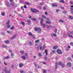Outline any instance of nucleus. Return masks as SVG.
<instances>
[{"label": "nucleus", "instance_id": "2eb2a0df", "mask_svg": "<svg viewBox=\"0 0 73 73\" xmlns=\"http://www.w3.org/2000/svg\"><path fill=\"white\" fill-rule=\"evenodd\" d=\"M21 57L24 60H25L26 58L24 56H21Z\"/></svg>", "mask_w": 73, "mask_h": 73}, {"label": "nucleus", "instance_id": "6e6d98bb", "mask_svg": "<svg viewBox=\"0 0 73 73\" xmlns=\"http://www.w3.org/2000/svg\"><path fill=\"white\" fill-rule=\"evenodd\" d=\"M11 5H14L13 4H15V3H11Z\"/></svg>", "mask_w": 73, "mask_h": 73}, {"label": "nucleus", "instance_id": "0e129e2a", "mask_svg": "<svg viewBox=\"0 0 73 73\" xmlns=\"http://www.w3.org/2000/svg\"><path fill=\"white\" fill-rule=\"evenodd\" d=\"M32 17L31 16H29V19H31V18Z\"/></svg>", "mask_w": 73, "mask_h": 73}, {"label": "nucleus", "instance_id": "1a4fd4ad", "mask_svg": "<svg viewBox=\"0 0 73 73\" xmlns=\"http://www.w3.org/2000/svg\"><path fill=\"white\" fill-rule=\"evenodd\" d=\"M57 48H58V46H55L53 47L52 48L53 49H56Z\"/></svg>", "mask_w": 73, "mask_h": 73}, {"label": "nucleus", "instance_id": "6e6552de", "mask_svg": "<svg viewBox=\"0 0 73 73\" xmlns=\"http://www.w3.org/2000/svg\"><path fill=\"white\" fill-rule=\"evenodd\" d=\"M67 66H68V67H70L71 66V63L70 62L67 63Z\"/></svg>", "mask_w": 73, "mask_h": 73}, {"label": "nucleus", "instance_id": "a211bd4d", "mask_svg": "<svg viewBox=\"0 0 73 73\" xmlns=\"http://www.w3.org/2000/svg\"><path fill=\"white\" fill-rule=\"evenodd\" d=\"M23 66V64H20L19 65V67L20 68H21Z\"/></svg>", "mask_w": 73, "mask_h": 73}, {"label": "nucleus", "instance_id": "412c9836", "mask_svg": "<svg viewBox=\"0 0 73 73\" xmlns=\"http://www.w3.org/2000/svg\"><path fill=\"white\" fill-rule=\"evenodd\" d=\"M29 36H33V35H32V33H30V32H29Z\"/></svg>", "mask_w": 73, "mask_h": 73}, {"label": "nucleus", "instance_id": "774afa93", "mask_svg": "<svg viewBox=\"0 0 73 73\" xmlns=\"http://www.w3.org/2000/svg\"><path fill=\"white\" fill-rule=\"evenodd\" d=\"M41 49H42V47L40 46V50H41Z\"/></svg>", "mask_w": 73, "mask_h": 73}, {"label": "nucleus", "instance_id": "79ce46f5", "mask_svg": "<svg viewBox=\"0 0 73 73\" xmlns=\"http://www.w3.org/2000/svg\"><path fill=\"white\" fill-rule=\"evenodd\" d=\"M38 56H42L41 54L40 53H39Z\"/></svg>", "mask_w": 73, "mask_h": 73}, {"label": "nucleus", "instance_id": "aec40b11", "mask_svg": "<svg viewBox=\"0 0 73 73\" xmlns=\"http://www.w3.org/2000/svg\"><path fill=\"white\" fill-rule=\"evenodd\" d=\"M46 23H47V24H50V22L48 21H46Z\"/></svg>", "mask_w": 73, "mask_h": 73}, {"label": "nucleus", "instance_id": "5fc2aeb1", "mask_svg": "<svg viewBox=\"0 0 73 73\" xmlns=\"http://www.w3.org/2000/svg\"><path fill=\"white\" fill-rule=\"evenodd\" d=\"M43 26L44 28H45V24H44L43 25Z\"/></svg>", "mask_w": 73, "mask_h": 73}, {"label": "nucleus", "instance_id": "de8ad7c7", "mask_svg": "<svg viewBox=\"0 0 73 73\" xmlns=\"http://www.w3.org/2000/svg\"><path fill=\"white\" fill-rule=\"evenodd\" d=\"M52 52H53V53H55V52H56V51L53 50V51H52Z\"/></svg>", "mask_w": 73, "mask_h": 73}, {"label": "nucleus", "instance_id": "bf43d9fd", "mask_svg": "<svg viewBox=\"0 0 73 73\" xmlns=\"http://www.w3.org/2000/svg\"><path fill=\"white\" fill-rule=\"evenodd\" d=\"M70 3L71 4H73V2H70Z\"/></svg>", "mask_w": 73, "mask_h": 73}, {"label": "nucleus", "instance_id": "f257e3e1", "mask_svg": "<svg viewBox=\"0 0 73 73\" xmlns=\"http://www.w3.org/2000/svg\"><path fill=\"white\" fill-rule=\"evenodd\" d=\"M73 35V31H68V36L70 37H71V38H73V36H72L71 35Z\"/></svg>", "mask_w": 73, "mask_h": 73}, {"label": "nucleus", "instance_id": "e433bc0d", "mask_svg": "<svg viewBox=\"0 0 73 73\" xmlns=\"http://www.w3.org/2000/svg\"><path fill=\"white\" fill-rule=\"evenodd\" d=\"M14 28H15V27H14V26L12 27L11 28V29H14Z\"/></svg>", "mask_w": 73, "mask_h": 73}, {"label": "nucleus", "instance_id": "f03ea898", "mask_svg": "<svg viewBox=\"0 0 73 73\" xmlns=\"http://www.w3.org/2000/svg\"><path fill=\"white\" fill-rule=\"evenodd\" d=\"M31 10L32 11V12L33 13H35V12H39L38 11L36 10L35 9H31Z\"/></svg>", "mask_w": 73, "mask_h": 73}, {"label": "nucleus", "instance_id": "ea45409f", "mask_svg": "<svg viewBox=\"0 0 73 73\" xmlns=\"http://www.w3.org/2000/svg\"><path fill=\"white\" fill-rule=\"evenodd\" d=\"M45 15H48V13L46 11L45 12Z\"/></svg>", "mask_w": 73, "mask_h": 73}, {"label": "nucleus", "instance_id": "7ed1b4c3", "mask_svg": "<svg viewBox=\"0 0 73 73\" xmlns=\"http://www.w3.org/2000/svg\"><path fill=\"white\" fill-rule=\"evenodd\" d=\"M34 29L35 31H38V33H39L41 31V28H36L35 27L34 28Z\"/></svg>", "mask_w": 73, "mask_h": 73}, {"label": "nucleus", "instance_id": "864d4df0", "mask_svg": "<svg viewBox=\"0 0 73 73\" xmlns=\"http://www.w3.org/2000/svg\"><path fill=\"white\" fill-rule=\"evenodd\" d=\"M10 2H13V0H9Z\"/></svg>", "mask_w": 73, "mask_h": 73}, {"label": "nucleus", "instance_id": "052dcab7", "mask_svg": "<svg viewBox=\"0 0 73 73\" xmlns=\"http://www.w3.org/2000/svg\"><path fill=\"white\" fill-rule=\"evenodd\" d=\"M70 12L72 14H73V11H70Z\"/></svg>", "mask_w": 73, "mask_h": 73}, {"label": "nucleus", "instance_id": "c756f323", "mask_svg": "<svg viewBox=\"0 0 73 73\" xmlns=\"http://www.w3.org/2000/svg\"><path fill=\"white\" fill-rule=\"evenodd\" d=\"M27 23H31V21H30V20H27Z\"/></svg>", "mask_w": 73, "mask_h": 73}, {"label": "nucleus", "instance_id": "393cba45", "mask_svg": "<svg viewBox=\"0 0 73 73\" xmlns=\"http://www.w3.org/2000/svg\"><path fill=\"white\" fill-rule=\"evenodd\" d=\"M31 20H33V21H36V19L35 18H32L31 19Z\"/></svg>", "mask_w": 73, "mask_h": 73}, {"label": "nucleus", "instance_id": "f8f14e48", "mask_svg": "<svg viewBox=\"0 0 73 73\" xmlns=\"http://www.w3.org/2000/svg\"><path fill=\"white\" fill-rule=\"evenodd\" d=\"M25 4H26L27 5H30V3L28 2H26L25 3Z\"/></svg>", "mask_w": 73, "mask_h": 73}, {"label": "nucleus", "instance_id": "603ef678", "mask_svg": "<svg viewBox=\"0 0 73 73\" xmlns=\"http://www.w3.org/2000/svg\"><path fill=\"white\" fill-rule=\"evenodd\" d=\"M29 44H30V45H32V42H29Z\"/></svg>", "mask_w": 73, "mask_h": 73}, {"label": "nucleus", "instance_id": "dca6fc26", "mask_svg": "<svg viewBox=\"0 0 73 73\" xmlns=\"http://www.w3.org/2000/svg\"><path fill=\"white\" fill-rule=\"evenodd\" d=\"M5 42L6 44H8V43H9V40H7L5 41Z\"/></svg>", "mask_w": 73, "mask_h": 73}, {"label": "nucleus", "instance_id": "4c0bfd02", "mask_svg": "<svg viewBox=\"0 0 73 73\" xmlns=\"http://www.w3.org/2000/svg\"><path fill=\"white\" fill-rule=\"evenodd\" d=\"M70 44L71 45H72V46H73V42H71L70 43Z\"/></svg>", "mask_w": 73, "mask_h": 73}, {"label": "nucleus", "instance_id": "f3484780", "mask_svg": "<svg viewBox=\"0 0 73 73\" xmlns=\"http://www.w3.org/2000/svg\"><path fill=\"white\" fill-rule=\"evenodd\" d=\"M16 36V35H14L13 37L11 38V40H12V39H13L14 38H15Z\"/></svg>", "mask_w": 73, "mask_h": 73}, {"label": "nucleus", "instance_id": "13d9d810", "mask_svg": "<svg viewBox=\"0 0 73 73\" xmlns=\"http://www.w3.org/2000/svg\"><path fill=\"white\" fill-rule=\"evenodd\" d=\"M68 48H70V46H68Z\"/></svg>", "mask_w": 73, "mask_h": 73}, {"label": "nucleus", "instance_id": "9d476101", "mask_svg": "<svg viewBox=\"0 0 73 73\" xmlns=\"http://www.w3.org/2000/svg\"><path fill=\"white\" fill-rule=\"evenodd\" d=\"M5 72L6 73H11V70H10L9 71H8L7 70H5Z\"/></svg>", "mask_w": 73, "mask_h": 73}, {"label": "nucleus", "instance_id": "37998d69", "mask_svg": "<svg viewBox=\"0 0 73 73\" xmlns=\"http://www.w3.org/2000/svg\"><path fill=\"white\" fill-rule=\"evenodd\" d=\"M21 9H23V11H24V9H23V6H22L21 7Z\"/></svg>", "mask_w": 73, "mask_h": 73}, {"label": "nucleus", "instance_id": "3c124183", "mask_svg": "<svg viewBox=\"0 0 73 73\" xmlns=\"http://www.w3.org/2000/svg\"><path fill=\"white\" fill-rule=\"evenodd\" d=\"M13 56H14V54H11V57H12V58H13V57H12Z\"/></svg>", "mask_w": 73, "mask_h": 73}, {"label": "nucleus", "instance_id": "7c9ffc66", "mask_svg": "<svg viewBox=\"0 0 73 73\" xmlns=\"http://www.w3.org/2000/svg\"><path fill=\"white\" fill-rule=\"evenodd\" d=\"M69 17L70 18V19H73V17L72 16H69Z\"/></svg>", "mask_w": 73, "mask_h": 73}, {"label": "nucleus", "instance_id": "c03bdc74", "mask_svg": "<svg viewBox=\"0 0 73 73\" xmlns=\"http://www.w3.org/2000/svg\"><path fill=\"white\" fill-rule=\"evenodd\" d=\"M63 12L64 13H66V11H63Z\"/></svg>", "mask_w": 73, "mask_h": 73}, {"label": "nucleus", "instance_id": "72a5a7b5", "mask_svg": "<svg viewBox=\"0 0 73 73\" xmlns=\"http://www.w3.org/2000/svg\"><path fill=\"white\" fill-rule=\"evenodd\" d=\"M2 47H3V48H6V47H7V46H5V45H3L2 46Z\"/></svg>", "mask_w": 73, "mask_h": 73}, {"label": "nucleus", "instance_id": "4d7b16f0", "mask_svg": "<svg viewBox=\"0 0 73 73\" xmlns=\"http://www.w3.org/2000/svg\"><path fill=\"white\" fill-rule=\"evenodd\" d=\"M60 8H61V9H64V7L62 6H61L60 7Z\"/></svg>", "mask_w": 73, "mask_h": 73}, {"label": "nucleus", "instance_id": "e2e57ef3", "mask_svg": "<svg viewBox=\"0 0 73 73\" xmlns=\"http://www.w3.org/2000/svg\"><path fill=\"white\" fill-rule=\"evenodd\" d=\"M25 55L26 56H28V54L27 53L25 54Z\"/></svg>", "mask_w": 73, "mask_h": 73}, {"label": "nucleus", "instance_id": "c9c22d12", "mask_svg": "<svg viewBox=\"0 0 73 73\" xmlns=\"http://www.w3.org/2000/svg\"><path fill=\"white\" fill-rule=\"evenodd\" d=\"M38 42H39V40H37L36 41H35V42H36V43Z\"/></svg>", "mask_w": 73, "mask_h": 73}, {"label": "nucleus", "instance_id": "a18cd8bd", "mask_svg": "<svg viewBox=\"0 0 73 73\" xmlns=\"http://www.w3.org/2000/svg\"><path fill=\"white\" fill-rule=\"evenodd\" d=\"M55 65H56V68H57V63H56L55 64Z\"/></svg>", "mask_w": 73, "mask_h": 73}, {"label": "nucleus", "instance_id": "a878e982", "mask_svg": "<svg viewBox=\"0 0 73 73\" xmlns=\"http://www.w3.org/2000/svg\"><path fill=\"white\" fill-rule=\"evenodd\" d=\"M20 52L21 53V54H23V53H24V52L23 51H21Z\"/></svg>", "mask_w": 73, "mask_h": 73}, {"label": "nucleus", "instance_id": "49530a36", "mask_svg": "<svg viewBox=\"0 0 73 73\" xmlns=\"http://www.w3.org/2000/svg\"><path fill=\"white\" fill-rule=\"evenodd\" d=\"M24 8H27V6L24 5Z\"/></svg>", "mask_w": 73, "mask_h": 73}, {"label": "nucleus", "instance_id": "8fccbe9b", "mask_svg": "<svg viewBox=\"0 0 73 73\" xmlns=\"http://www.w3.org/2000/svg\"><path fill=\"white\" fill-rule=\"evenodd\" d=\"M53 36H54L55 37H56V36H57V35H56V34H54L53 35Z\"/></svg>", "mask_w": 73, "mask_h": 73}, {"label": "nucleus", "instance_id": "2f4dec72", "mask_svg": "<svg viewBox=\"0 0 73 73\" xmlns=\"http://www.w3.org/2000/svg\"><path fill=\"white\" fill-rule=\"evenodd\" d=\"M59 22H61V23H63L64 21L60 19L59 20Z\"/></svg>", "mask_w": 73, "mask_h": 73}, {"label": "nucleus", "instance_id": "4be33fe9", "mask_svg": "<svg viewBox=\"0 0 73 73\" xmlns=\"http://www.w3.org/2000/svg\"><path fill=\"white\" fill-rule=\"evenodd\" d=\"M45 52L46 53V56H47V55H48V52H47V50H45Z\"/></svg>", "mask_w": 73, "mask_h": 73}, {"label": "nucleus", "instance_id": "423d86ee", "mask_svg": "<svg viewBox=\"0 0 73 73\" xmlns=\"http://www.w3.org/2000/svg\"><path fill=\"white\" fill-rule=\"evenodd\" d=\"M43 21H44L43 19H41L40 23L41 26H42V25H43V22H42Z\"/></svg>", "mask_w": 73, "mask_h": 73}, {"label": "nucleus", "instance_id": "c85d7f7f", "mask_svg": "<svg viewBox=\"0 0 73 73\" xmlns=\"http://www.w3.org/2000/svg\"><path fill=\"white\" fill-rule=\"evenodd\" d=\"M5 15V14L4 12L2 13L1 14V15H2V16H4Z\"/></svg>", "mask_w": 73, "mask_h": 73}, {"label": "nucleus", "instance_id": "cd10ccee", "mask_svg": "<svg viewBox=\"0 0 73 73\" xmlns=\"http://www.w3.org/2000/svg\"><path fill=\"white\" fill-rule=\"evenodd\" d=\"M11 27V25H9L7 26V28H10Z\"/></svg>", "mask_w": 73, "mask_h": 73}, {"label": "nucleus", "instance_id": "a19ab883", "mask_svg": "<svg viewBox=\"0 0 73 73\" xmlns=\"http://www.w3.org/2000/svg\"><path fill=\"white\" fill-rule=\"evenodd\" d=\"M44 49H45V46H43V48L42 49V50H44Z\"/></svg>", "mask_w": 73, "mask_h": 73}, {"label": "nucleus", "instance_id": "338daca9", "mask_svg": "<svg viewBox=\"0 0 73 73\" xmlns=\"http://www.w3.org/2000/svg\"><path fill=\"white\" fill-rule=\"evenodd\" d=\"M56 11L57 12H58V11H59V10H58V9H57V10H56Z\"/></svg>", "mask_w": 73, "mask_h": 73}, {"label": "nucleus", "instance_id": "69168bd1", "mask_svg": "<svg viewBox=\"0 0 73 73\" xmlns=\"http://www.w3.org/2000/svg\"><path fill=\"white\" fill-rule=\"evenodd\" d=\"M43 9H46V7H44Z\"/></svg>", "mask_w": 73, "mask_h": 73}, {"label": "nucleus", "instance_id": "9b49d317", "mask_svg": "<svg viewBox=\"0 0 73 73\" xmlns=\"http://www.w3.org/2000/svg\"><path fill=\"white\" fill-rule=\"evenodd\" d=\"M5 4L6 6H8L9 5V3L8 1H6L5 2Z\"/></svg>", "mask_w": 73, "mask_h": 73}, {"label": "nucleus", "instance_id": "b1692460", "mask_svg": "<svg viewBox=\"0 0 73 73\" xmlns=\"http://www.w3.org/2000/svg\"><path fill=\"white\" fill-rule=\"evenodd\" d=\"M7 32L8 33H11V32L10 31H7Z\"/></svg>", "mask_w": 73, "mask_h": 73}, {"label": "nucleus", "instance_id": "58836bf2", "mask_svg": "<svg viewBox=\"0 0 73 73\" xmlns=\"http://www.w3.org/2000/svg\"><path fill=\"white\" fill-rule=\"evenodd\" d=\"M43 73H46V70H43Z\"/></svg>", "mask_w": 73, "mask_h": 73}, {"label": "nucleus", "instance_id": "39448f33", "mask_svg": "<svg viewBox=\"0 0 73 73\" xmlns=\"http://www.w3.org/2000/svg\"><path fill=\"white\" fill-rule=\"evenodd\" d=\"M58 65H61V66H62V68H64V67H65V65L64 64H62V63L61 62H59L58 63Z\"/></svg>", "mask_w": 73, "mask_h": 73}, {"label": "nucleus", "instance_id": "6ab92c4d", "mask_svg": "<svg viewBox=\"0 0 73 73\" xmlns=\"http://www.w3.org/2000/svg\"><path fill=\"white\" fill-rule=\"evenodd\" d=\"M8 58H9V56L5 57L4 58V59H8Z\"/></svg>", "mask_w": 73, "mask_h": 73}, {"label": "nucleus", "instance_id": "20e7f679", "mask_svg": "<svg viewBox=\"0 0 73 73\" xmlns=\"http://www.w3.org/2000/svg\"><path fill=\"white\" fill-rule=\"evenodd\" d=\"M57 52L58 53V54H62V51L61 50L58 49L57 50Z\"/></svg>", "mask_w": 73, "mask_h": 73}, {"label": "nucleus", "instance_id": "473e14b6", "mask_svg": "<svg viewBox=\"0 0 73 73\" xmlns=\"http://www.w3.org/2000/svg\"><path fill=\"white\" fill-rule=\"evenodd\" d=\"M21 23L22 24V25H24V22H21Z\"/></svg>", "mask_w": 73, "mask_h": 73}, {"label": "nucleus", "instance_id": "680f3d73", "mask_svg": "<svg viewBox=\"0 0 73 73\" xmlns=\"http://www.w3.org/2000/svg\"><path fill=\"white\" fill-rule=\"evenodd\" d=\"M9 52H10L11 53V52H12V50H9Z\"/></svg>", "mask_w": 73, "mask_h": 73}, {"label": "nucleus", "instance_id": "f704fd0d", "mask_svg": "<svg viewBox=\"0 0 73 73\" xmlns=\"http://www.w3.org/2000/svg\"><path fill=\"white\" fill-rule=\"evenodd\" d=\"M52 26H48L47 27V28H51V27Z\"/></svg>", "mask_w": 73, "mask_h": 73}, {"label": "nucleus", "instance_id": "bb28decb", "mask_svg": "<svg viewBox=\"0 0 73 73\" xmlns=\"http://www.w3.org/2000/svg\"><path fill=\"white\" fill-rule=\"evenodd\" d=\"M60 3H64V1H63V0H60Z\"/></svg>", "mask_w": 73, "mask_h": 73}, {"label": "nucleus", "instance_id": "4468645a", "mask_svg": "<svg viewBox=\"0 0 73 73\" xmlns=\"http://www.w3.org/2000/svg\"><path fill=\"white\" fill-rule=\"evenodd\" d=\"M9 23H10V20H9L7 22L6 24H7H7H9Z\"/></svg>", "mask_w": 73, "mask_h": 73}, {"label": "nucleus", "instance_id": "5701e85b", "mask_svg": "<svg viewBox=\"0 0 73 73\" xmlns=\"http://www.w3.org/2000/svg\"><path fill=\"white\" fill-rule=\"evenodd\" d=\"M20 72L21 73H25V71L23 70L20 71Z\"/></svg>", "mask_w": 73, "mask_h": 73}, {"label": "nucleus", "instance_id": "0eeeda50", "mask_svg": "<svg viewBox=\"0 0 73 73\" xmlns=\"http://www.w3.org/2000/svg\"><path fill=\"white\" fill-rule=\"evenodd\" d=\"M42 18H44V19H46V20H49V19L48 18H46V17H45L44 15H42Z\"/></svg>", "mask_w": 73, "mask_h": 73}, {"label": "nucleus", "instance_id": "09e8293b", "mask_svg": "<svg viewBox=\"0 0 73 73\" xmlns=\"http://www.w3.org/2000/svg\"><path fill=\"white\" fill-rule=\"evenodd\" d=\"M57 29H56L55 30V33H57Z\"/></svg>", "mask_w": 73, "mask_h": 73}, {"label": "nucleus", "instance_id": "ddd939ff", "mask_svg": "<svg viewBox=\"0 0 73 73\" xmlns=\"http://www.w3.org/2000/svg\"><path fill=\"white\" fill-rule=\"evenodd\" d=\"M52 7H57V5L56 3H54V4L52 5Z\"/></svg>", "mask_w": 73, "mask_h": 73}]
</instances>
